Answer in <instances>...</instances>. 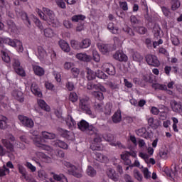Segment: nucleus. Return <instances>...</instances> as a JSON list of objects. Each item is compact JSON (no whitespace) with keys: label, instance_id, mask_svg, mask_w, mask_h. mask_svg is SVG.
Wrapping results in <instances>:
<instances>
[{"label":"nucleus","instance_id":"39448f33","mask_svg":"<svg viewBox=\"0 0 182 182\" xmlns=\"http://www.w3.org/2000/svg\"><path fill=\"white\" fill-rule=\"evenodd\" d=\"M145 59L149 66H154V68H159L160 66V60L154 55L148 54L146 55Z\"/></svg>","mask_w":182,"mask_h":182},{"label":"nucleus","instance_id":"f3484780","mask_svg":"<svg viewBox=\"0 0 182 182\" xmlns=\"http://www.w3.org/2000/svg\"><path fill=\"white\" fill-rule=\"evenodd\" d=\"M1 143L3 146L6 149V150H9L11 153H14L15 151V148L14 146V144L11 143V141H8L6 139H2Z\"/></svg>","mask_w":182,"mask_h":182},{"label":"nucleus","instance_id":"c85d7f7f","mask_svg":"<svg viewBox=\"0 0 182 182\" xmlns=\"http://www.w3.org/2000/svg\"><path fill=\"white\" fill-rule=\"evenodd\" d=\"M54 146H55V147H60V149H63L64 150H68V149L69 148L68 144L60 139H57L55 141Z\"/></svg>","mask_w":182,"mask_h":182},{"label":"nucleus","instance_id":"f257e3e1","mask_svg":"<svg viewBox=\"0 0 182 182\" xmlns=\"http://www.w3.org/2000/svg\"><path fill=\"white\" fill-rule=\"evenodd\" d=\"M77 127L79 130L84 132L88 136H93V134L97 133V128L89 124L85 119H82L77 123Z\"/></svg>","mask_w":182,"mask_h":182},{"label":"nucleus","instance_id":"052dcab7","mask_svg":"<svg viewBox=\"0 0 182 182\" xmlns=\"http://www.w3.org/2000/svg\"><path fill=\"white\" fill-rule=\"evenodd\" d=\"M36 12L38 14V16H40L41 19L45 21L46 19V16H45V12L42 11L39 9H36Z\"/></svg>","mask_w":182,"mask_h":182},{"label":"nucleus","instance_id":"c9c22d12","mask_svg":"<svg viewBox=\"0 0 182 182\" xmlns=\"http://www.w3.org/2000/svg\"><path fill=\"white\" fill-rule=\"evenodd\" d=\"M107 29H109V31H110L112 33H114V34L119 33V28L114 27V24L112 22L108 23Z\"/></svg>","mask_w":182,"mask_h":182},{"label":"nucleus","instance_id":"473e14b6","mask_svg":"<svg viewBox=\"0 0 182 182\" xmlns=\"http://www.w3.org/2000/svg\"><path fill=\"white\" fill-rule=\"evenodd\" d=\"M112 109H113V105L110 102H108L105 105L102 112L105 113V114L110 116V114H112Z\"/></svg>","mask_w":182,"mask_h":182},{"label":"nucleus","instance_id":"79ce46f5","mask_svg":"<svg viewBox=\"0 0 182 182\" xmlns=\"http://www.w3.org/2000/svg\"><path fill=\"white\" fill-rule=\"evenodd\" d=\"M180 1L178 0H172L171 1V9L172 11H177L180 8Z\"/></svg>","mask_w":182,"mask_h":182},{"label":"nucleus","instance_id":"f704fd0d","mask_svg":"<svg viewBox=\"0 0 182 182\" xmlns=\"http://www.w3.org/2000/svg\"><path fill=\"white\" fill-rule=\"evenodd\" d=\"M90 45H92V41L89 38H85L80 42L81 49H87Z\"/></svg>","mask_w":182,"mask_h":182},{"label":"nucleus","instance_id":"37998d69","mask_svg":"<svg viewBox=\"0 0 182 182\" xmlns=\"http://www.w3.org/2000/svg\"><path fill=\"white\" fill-rule=\"evenodd\" d=\"M134 177L136 178L138 181H142L143 180V176L141 173H140V171L137 169L134 170Z\"/></svg>","mask_w":182,"mask_h":182},{"label":"nucleus","instance_id":"0eeeda50","mask_svg":"<svg viewBox=\"0 0 182 182\" xmlns=\"http://www.w3.org/2000/svg\"><path fill=\"white\" fill-rule=\"evenodd\" d=\"M83 171L82 169H79L76 166H73L72 168L68 170V174L70 176H73L76 178H82L83 177Z\"/></svg>","mask_w":182,"mask_h":182},{"label":"nucleus","instance_id":"e433bc0d","mask_svg":"<svg viewBox=\"0 0 182 182\" xmlns=\"http://www.w3.org/2000/svg\"><path fill=\"white\" fill-rule=\"evenodd\" d=\"M96 156V160L97 161H100L101 163H103L105 161H107V156H105L99 152H97L95 154Z\"/></svg>","mask_w":182,"mask_h":182},{"label":"nucleus","instance_id":"6e6552de","mask_svg":"<svg viewBox=\"0 0 182 182\" xmlns=\"http://www.w3.org/2000/svg\"><path fill=\"white\" fill-rule=\"evenodd\" d=\"M18 119L22 123L25 127H28L29 129H32L34 126L33 121L31 119L28 118V117H25L23 115H19Z\"/></svg>","mask_w":182,"mask_h":182},{"label":"nucleus","instance_id":"1a4fd4ad","mask_svg":"<svg viewBox=\"0 0 182 182\" xmlns=\"http://www.w3.org/2000/svg\"><path fill=\"white\" fill-rule=\"evenodd\" d=\"M103 70L109 76H114L116 75V68L112 64L106 63L102 65Z\"/></svg>","mask_w":182,"mask_h":182},{"label":"nucleus","instance_id":"4c0bfd02","mask_svg":"<svg viewBox=\"0 0 182 182\" xmlns=\"http://www.w3.org/2000/svg\"><path fill=\"white\" fill-rule=\"evenodd\" d=\"M132 59L134 62H141L143 60V55L139 52H134L132 55Z\"/></svg>","mask_w":182,"mask_h":182},{"label":"nucleus","instance_id":"72a5a7b5","mask_svg":"<svg viewBox=\"0 0 182 182\" xmlns=\"http://www.w3.org/2000/svg\"><path fill=\"white\" fill-rule=\"evenodd\" d=\"M43 33H44V36H46V38H53V36L56 35L55 33V31L50 28H47L44 29Z\"/></svg>","mask_w":182,"mask_h":182},{"label":"nucleus","instance_id":"58836bf2","mask_svg":"<svg viewBox=\"0 0 182 182\" xmlns=\"http://www.w3.org/2000/svg\"><path fill=\"white\" fill-rule=\"evenodd\" d=\"M6 173L7 174H9V168H6L5 165H4L3 167H0V177H5Z\"/></svg>","mask_w":182,"mask_h":182},{"label":"nucleus","instance_id":"a878e982","mask_svg":"<svg viewBox=\"0 0 182 182\" xmlns=\"http://www.w3.org/2000/svg\"><path fill=\"white\" fill-rule=\"evenodd\" d=\"M86 77L87 80H95L96 79V72L93 71L92 70L90 69L89 68H86Z\"/></svg>","mask_w":182,"mask_h":182},{"label":"nucleus","instance_id":"49530a36","mask_svg":"<svg viewBox=\"0 0 182 182\" xmlns=\"http://www.w3.org/2000/svg\"><path fill=\"white\" fill-rule=\"evenodd\" d=\"M53 178L54 180H56L57 181H60L61 182H69L68 181V178L66 176L62 175V176L59 175H53Z\"/></svg>","mask_w":182,"mask_h":182},{"label":"nucleus","instance_id":"774afa93","mask_svg":"<svg viewBox=\"0 0 182 182\" xmlns=\"http://www.w3.org/2000/svg\"><path fill=\"white\" fill-rule=\"evenodd\" d=\"M124 180L125 182H134V181H133V178H132L129 174L124 175Z\"/></svg>","mask_w":182,"mask_h":182},{"label":"nucleus","instance_id":"393cba45","mask_svg":"<svg viewBox=\"0 0 182 182\" xmlns=\"http://www.w3.org/2000/svg\"><path fill=\"white\" fill-rule=\"evenodd\" d=\"M58 45L64 52H70V47L69 46V44L64 40H60L58 42Z\"/></svg>","mask_w":182,"mask_h":182},{"label":"nucleus","instance_id":"603ef678","mask_svg":"<svg viewBox=\"0 0 182 182\" xmlns=\"http://www.w3.org/2000/svg\"><path fill=\"white\" fill-rule=\"evenodd\" d=\"M93 60L95 62H100V55L97 52V50H93L92 51Z\"/></svg>","mask_w":182,"mask_h":182},{"label":"nucleus","instance_id":"f8f14e48","mask_svg":"<svg viewBox=\"0 0 182 182\" xmlns=\"http://www.w3.org/2000/svg\"><path fill=\"white\" fill-rule=\"evenodd\" d=\"M114 59L119 60V62H127L128 58L126 54L123 53V51L118 50L113 55Z\"/></svg>","mask_w":182,"mask_h":182},{"label":"nucleus","instance_id":"de8ad7c7","mask_svg":"<svg viewBox=\"0 0 182 182\" xmlns=\"http://www.w3.org/2000/svg\"><path fill=\"white\" fill-rule=\"evenodd\" d=\"M96 77H98V79H107V76L105 73H103V71L98 70L96 73Z\"/></svg>","mask_w":182,"mask_h":182},{"label":"nucleus","instance_id":"b1692460","mask_svg":"<svg viewBox=\"0 0 182 182\" xmlns=\"http://www.w3.org/2000/svg\"><path fill=\"white\" fill-rule=\"evenodd\" d=\"M38 105L41 109L45 110V112H50V107L46 104V102L43 100H38Z\"/></svg>","mask_w":182,"mask_h":182},{"label":"nucleus","instance_id":"c756f323","mask_svg":"<svg viewBox=\"0 0 182 182\" xmlns=\"http://www.w3.org/2000/svg\"><path fill=\"white\" fill-rule=\"evenodd\" d=\"M7 25L11 32H13V33H18V27L16 26V24H15V22H14V21L9 20L7 22Z\"/></svg>","mask_w":182,"mask_h":182},{"label":"nucleus","instance_id":"bf43d9fd","mask_svg":"<svg viewBox=\"0 0 182 182\" xmlns=\"http://www.w3.org/2000/svg\"><path fill=\"white\" fill-rule=\"evenodd\" d=\"M92 136H95L94 138L95 143H100L102 141V138L100 137V134H99V130L97 129V133L93 134Z\"/></svg>","mask_w":182,"mask_h":182},{"label":"nucleus","instance_id":"a211bd4d","mask_svg":"<svg viewBox=\"0 0 182 182\" xmlns=\"http://www.w3.org/2000/svg\"><path fill=\"white\" fill-rule=\"evenodd\" d=\"M76 58L77 59H78L79 60H82V62H90V60H92V56L88 55L86 53H77L76 55Z\"/></svg>","mask_w":182,"mask_h":182},{"label":"nucleus","instance_id":"412c9836","mask_svg":"<svg viewBox=\"0 0 182 182\" xmlns=\"http://www.w3.org/2000/svg\"><path fill=\"white\" fill-rule=\"evenodd\" d=\"M136 134L139 137H143L144 139H149V132L144 127L140 128L139 129L136 131Z\"/></svg>","mask_w":182,"mask_h":182},{"label":"nucleus","instance_id":"9b49d317","mask_svg":"<svg viewBox=\"0 0 182 182\" xmlns=\"http://www.w3.org/2000/svg\"><path fill=\"white\" fill-rule=\"evenodd\" d=\"M171 108L172 111L175 113H181L182 112V105L181 102L176 101V100H171L170 102Z\"/></svg>","mask_w":182,"mask_h":182},{"label":"nucleus","instance_id":"6e6d98bb","mask_svg":"<svg viewBox=\"0 0 182 182\" xmlns=\"http://www.w3.org/2000/svg\"><path fill=\"white\" fill-rule=\"evenodd\" d=\"M136 32L139 33V35H144L147 32V28L144 26H139L136 28Z\"/></svg>","mask_w":182,"mask_h":182},{"label":"nucleus","instance_id":"bb28decb","mask_svg":"<svg viewBox=\"0 0 182 182\" xmlns=\"http://www.w3.org/2000/svg\"><path fill=\"white\" fill-rule=\"evenodd\" d=\"M86 174L89 177L93 178V177H96L97 171H96V169H95V168H93L92 166H88L86 169Z\"/></svg>","mask_w":182,"mask_h":182},{"label":"nucleus","instance_id":"4468645a","mask_svg":"<svg viewBox=\"0 0 182 182\" xmlns=\"http://www.w3.org/2000/svg\"><path fill=\"white\" fill-rule=\"evenodd\" d=\"M171 171L168 169H165V173L168 177H171V178H173V177H177V174L178 171H177V165L174 164L171 166Z\"/></svg>","mask_w":182,"mask_h":182},{"label":"nucleus","instance_id":"f03ea898","mask_svg":"<svg viewBox=\"0 0 182 182\" xmlns=\"http://www.w3.org/2000/svg\"><path fill=\"white\" fill-rule=\"evenodd\" d=\"M5 43L6 45H9V46H12V48H16V50L22 53L23 52V46L22 42L18 39H11L9 38H6Z\"/></svg>","mask_w":182,"mask_h":182},{"label":"nucleus","instance_id":"a19ab883","mask_svg":"<svg viewBox=\"0 0 182 182\" xmlns=\"http://www.w3.org/2000/svg\"><path fill=\"white\" fill-rule=\"evenodd\" d=\"M97 46L98 49H100V52H102V53H103L104 55L109 52V48L107 47V46L105 44H98Z\"/></svg>","mask_w":182,"mask_h":182},{"label":"nucleus","instance_id":"8fccbe9b","mask_svg":"<svg viewBox=\"0 0 182 182\" xmlns=\"http://www.w3.org/2000/svg\"><path fill=\"white\" fill-rule=\"evenodd\" d=\"M107 86L112 90H116L119 89V84L116 82H113L112 81H109L107 83Z\"/></svg>","mask_w":182,"mask_h":182},{"label":"nucleus","instance_id":"e2e57ef3","mask_svg":"<svg viewBox=\"0 0 182 182\" xmlns=\"http://www.w3.org/2000/svg\"><path fill=\"white\" fill-rule=\"evenodd\" d=\"M17 167L20 174H21V176H25V174L26 173V169L25 168V167H23V166L21 164H18Z\"/></svg>","mask_w":182,"mask_h":182},{"label":"nucleus","instance_id":"2f4dec72","mask_svg":"<svg viewBox=\"0 0 182 182\" xmlns=\"http://www.w3.org/2000/svg\"><path fill=\"white\" fill-rule=\"evenodd\" d=\"M13 95L16 97V100L20 102V103H23L25 100V98H23V94L21 91H14Z\"/></svg>","mask_w":182,"mask_h":182},{"label":"nucleus","instance_id":"ea45409f","mask_svg":"<svg viewBox=\"0 0 182 182\" xmlns=\"http://www.w3.org/2000/svg\"><path fill=\"white\" fill-rule=\"evenodd\" d=\"M92 95L94 97H95V99H97L98 100H103V99H105V96L102 92L94 91L92 92Z\"/></svg>","mask_w":182,"mask_h":182},{"label":"nucleus","instance_id":"7c9ffc66","mask_svg":"<svg viewBox=\"0 0 182 182\" xmlns=\"http://www.w3.org/2000/svg\"><path fill=\"white\" fill-rule=\"evenodd\" d=\"M17 16L21 18L23 21L28 22L29 25H31V21L29 20V17H28V14L25 11H16Z\"/></svg>","mask_w":182,"mask_h":182},{"label":"nucleus","instance_id":"4be33fe9","mask_svg":"<svg viewBox=\"0 0 182 182\" xmlns=\"http://www.w3.org/2000/svg\"><path fill=\"white\" fill-rule=\"evenodd\" d=\"M41 134L43 139L46 140H54V139H56V134L52 132L43 131L41 132Z\"/></svg>","mask_w":182,"mask_h":182},{"label":"nucleus","instance_id":"0e129e2a","mask_svg":"<svg viewBox=\"0 0 182 182\" xmlns=\"http://www.w3.org/2000/svg\"><path fill=\"white\" fill-rule=\"evenodd\" d=\"M160 31H161V28H160V26L159 24H155L153 28V32L155 35H160Z\"/></svg>","mask_w":182,"mask_h":182},{"label":"nucleus","instance_id":"69168bd1","mask_svg":"<svg viewBox=\"0 0 182 182\" xmlns=\"http://www.w3.org/2000/svg\"><path fill=\"white\" fill-rule=\"evenodd\" d=\"M71 73L74 77H77V76H79V73H80V70L77 68H73L71 69Z\"/></svg>","mask_w":182,"mask_h":182},{"label":"nucleus","instance_id":"680f3d73","mask_svg":"<svg viewBox=\"0 0 182 182\" xmlns=\"http://www.w3.org/2000/svg\"><path fill=\"white\" fill-rule=\"evenodd\" d=\"M65 86L68 90H69L70 92H72V90H75V84H73V82L68 81Z\"/></svg>","mask_w":182,"mask_h":182},{"label":"nucleus","instance_id":"423d86ee","mask_svg":"<svg viewBox=\"0 0 182 182\" xmlns=\"http://www.w3.org/2000/svg\"><path fill=\"white\" fill-rule=\"evenodd\" d=\"M13 68L17 73V75H19L20 76H25V70L21 66V62H19V60L16 58L13 59Z\"/></svg>","mask_w":182,"mask_h":182},{"label":"nucleus","instance_id":"c03bdc74","mask_svg":"<svg viewBox=\"0 0 182 182\" xmlns=\"http://www.w3.org/2000/svg\"><path fill=\"white\" fill-rule=\"evenodd\" d=\"M1 58L4 62H6V63H9L11 62V58L9 55H8V53L6 52L1 50Z\"/></svg>","mask_w":182,"mask_h":182},{"label":"nucleus","instance_id":"4d7b16f0","mask_svg":"<svg viewBox=\"0 0 182 182\" xmlns=\"http://www.w3.org/2000/svg\"><path fill=\"white\" fill-rule=\"evenodd\" d=\"M55 2L59 8H61V9H66V4L63 0H55Z\"/></svg>","mask_w":182,"mask_h":182},{"label":"nucleus","instance_id":"5fc2aeb1","mask_svg":"<svg viewBox=\"0 0 182 182\" xmlns=\"http://www.w3.org/2000/svg\"><path fill=\"white\" fill-rule=\"evenodd\" d=\"M119 6L122 11H129V6L126 1H119Z\"/></svg>","mask_w":182,"mask_h":182},{"label":"nucleus","instance_id":"3c124183","mask_svg":"<svg viewBox=\"0 0 182 182\" xmlns=\"http://www.w3.org/2000/svg\"><path fill=\"white\" fill-rule=\"evenodd\" d=\"M152 87L155 89V90H157V89H159V90H166V89H167V87L165 85L160 84H153Z\"/></svg>","mask_w":182,"mask_h":182},{"label":"nucleus","instance_id":"13d9d810","mask_svg":"<svg viewBox=\"0 0 182 182\" xmlns=\"http://www.w3.org/2000/svg\"><path fill=\"white\" fill-rule=\"evenodd\" d=\"M25 166L26 167H27V168L31 170V173H35V171H36V167L32 165V164H31L30 162H26Z\"/></svg>","mask_w":182,"mask_h":182},{"label":"nucleus","instance_id":"a18cd8bd","mask_svg":"<svg viewBox=\"0 0 182 182\" xmlns=\"http://www.w3.org/2000/svg\"><path fill=\"white\" fill-rule=\"evenodd\" d=\"M85 18L83 15H75L72 17L71 21L73 22H79V21H85Z\"/></svg>","mask_w":182,"mask_h":182},{"label":"nucleus","instance_id":"2eb2a0df","mask_svg":"<svg viewBox=\"0 0 182 182\" xmlns=\"http://www.w3.org/2000/svg\"><path fill=\"white\" fill-rule=\"evenodd\" d=\"M122 32H124L127 35V38H133L136 36V33L134 32V30H133L132 28H130L129 26L126 25L122 28Z\"/></svg>","mask_w":182,"mask_h":182},{"label":"nucleus","instance_id":"cd10ccee","mask_svg":"<svg viewBox=\"0 0 182 182\" xmlns=\"http://www.w3.org/2000/svg\"><path fill=\"white\" fill-rule=\"evenodd\" d=\"M33 70L37 76H43L45 75V70L38 65H33Z\"/></svg>","mask_w":182,"mask_h":182},{"label":"nucleus","instance_id":"6ab92c4d","mask_svg":"<svg viewBox=\"0 0 182 182\" xmlns=\"http://www.w3.org/2000/svg\"><path fill=\"white\" fill-rule=\"evenodd\" d=\"M112 120L113 123L115 124L120 123V122H122V111H120V109H118L114 113L112 117Z\"/></svg>","mask_w":182,"mask_h":182},{"label":"nucleus","instance_id":"338daca9","mask_svg":"<svg viewBox=\"0 0 182 182\" xmlns=\"http://www.w3.org/2000/svg\"><path fill=\"white\" fill-rule=\"evenodd\" d=\"M95 109L97 110V112H103V103H95Z\"/></svg>","mask_w":182,"mask_h":182},{"label":"nucleus","instance_id":"20e7f679","mask_svg":"<svg viewBox=\"0 0 182 182\" xmlns=\"http://www.w3.org/2000/svg\"><path fill=\"white\" fill-rule=\"evenodd\" d=\"M79 107L83 112H85L87 114L91 116L92 109H90V106L89 105V98H82L80 100Z\"/></svg>","mask_w":182,"mask_h":182},{"label":"nucleus","instance_id":"ddd939ff","mask_svg":"<svg viewBox=\"0 0 182 182\" xmlns=\"http://www.w3.org/2000/svg\"><path fill=\"white\" fill-rule=\"evenodd\" d=\"M160 124H161V121L158 119H154L153 117L148 119V125L151 127V129H159Z\"/></svg>","mask_w":182,"mask_h":182},{"label":"nucleus","instance_id":"5701e85b","mask_svg":"<svg viewBox=\"0 0 182 182\" xmlns=\"http://www.w3.org/2000/svg\"><path fill=\"white\" fill-rule=\"evenodd\" d=\"M46 56H48V53H46V50L42 46H39L38 48V57L41 60H43L46 59Z\"/></svg>","mask_w":182,"mask_h":182},{"label":"nucleus","instance_id":"aec40b11","mask_svg":"<svg viewBox=\"0 0 182 182\" xmlns=\"http://www.w3.org/2000/svg\"><path fill=\"white\" fill-rule=\"evenodd\" d=\"M31 90L35 96H38V97H42V92H41V89L38 87L36 83L33 82L31 85Z\"/></svg>","mask_w":182,"mask_h":182},{"label":"nucleus","instance_id":"09e8293b","mask_svg":"<svg viewBox=\"0 0 182 182\" xmlns=\"http://www.w3.org/2000/svg\"><path fill=\"white\" fill-rule=\"evenodd\" d=\"M69 100H70V102L73 103L77 102V94H76L75 92H70L69 95Z\"/></svg>","mask_w":182,"mask_h":182},{"label":"nucleus","instance_id":"7ed1b4c3","mask_svg":"<svg viewBox=\"0 0 182 182\" xmlns=\"http://www.w3.org/2000/svg\"><path fill=\"white\" fill-rule=\"evenodd\" d=\"M43 12H44V16H46V22L49 23V25H53L56 23V19H55V13L46 7L43 8Z\"/></svg>","mask_w":182,"mask_h":182},{"label":"nucleus","instance_id":"9d476101","mask_svg":"<svg viewBox=\"0 0 182 182\" xmlns=\"http://www.w3.org/2000/svg\"><path fill=\"white\" fill-rule=\"evenodd\" d=\"M45 140L41 139V138L38 136H35L33 138V143L36 147H39L40 149H42L43 150H51L52 148H50L49 146L43 144Z\"/></svg>","mask_w":182,"mask_h":182},{"label":"nucleus","instance_id":"864d4df0","mask_svg":"<svg viewBox=\"0 0 182 182\" xmlns=\"http://www.w3.org/2000/svg\"><path fill=\"white\" fill-rule=\"evenodd\" d=\"M70 43L73 49H81L80 43H79L78 41H76L75 40H73L71 41Z\"/></svg>","mask_w":182,"mask_h":182},{"label":"nucleus","instance_id":"dca6fc26","mask_svg":"<svg viewBox=\"0 0 182 182\" xmlns=\"http://www.w3.org/2000/svg\"><path fill=\"white\" fill-rule=\"evenodd\" d=\"M107 176L113 181H119V175L116 173V171H114V169L109 168L107 171Z\"/></svg>","mask_w":182,"mask_h":182}]
</instances>
